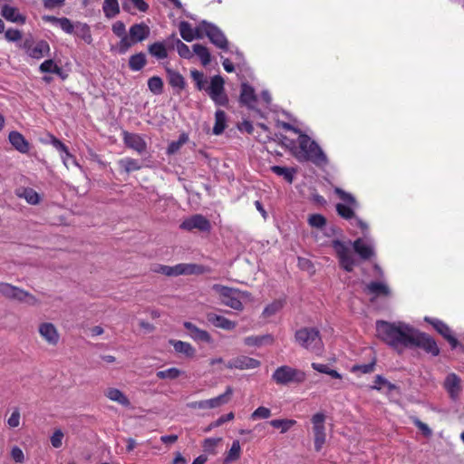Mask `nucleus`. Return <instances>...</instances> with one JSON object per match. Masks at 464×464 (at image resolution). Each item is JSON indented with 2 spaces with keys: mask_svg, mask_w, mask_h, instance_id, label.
I'll use <instances>...</instances> for the list:
<instances>
[{
  "mask_svg": "<svg viewBox=\"0 0 464 464\" xmlns=\"http://www.w3.org/2000/svg\"><path fill=\"white\" fill-rule=\"evenodd\" d=\"M63 437L64 433L63 430L61 429H56L50 438L52 446L55 449L61 448L63 445Z\"/></svg>",
  "mask_w": 464,
  "mask_h": 464,
  "instance_id": "60",
  "label": "nucleus"
},
{
  "mask_svg": "<svg viewBox=\"0 0 464 464\" xmlns=\"http://www.w3.org/2000/svg\"><path fill=\"white\" fill-rule=\"evenodd\" d=\"M203 27L201 26V21L193 29L188 22L181 21L179 25L180 36L186 42H191L194 39H202Z\"/></svg>",
  "mask_w": 464,
  "mask_h": 464,
  "instance_id": "16",
  "label": "nucleus"
},
{
  "mask_svg": "<svg viewBox=\"0 0 464 464\" xmlns=\"http://www.w3.org/2000/svg\"><path fill=\"white\" fill-rule=\"evenodd\" d=\"M212 289L219 295L220 301L223 304L234 310H243L244 306L240 299L246 295L247 293L219 284L213 285Z\"/></svg>",
  "mask_w": 464,
  "mask_h": 464,
  "instance_id": "3",
  "label": "nucleus"
},
{
  "mask_svg": "<svg viewBox=\"0 0 464 464\" xmlns=\"http://www.w3.org/2000/svg\"><path fill=\"white\" fill-rule=\"evenodd\" d=\"M227 127V115L224 111L218 110L215 113V124L213 133L215 135L221 134Z\"/></svg>",
  "mask_w": 464,
  "mask_h": 464,
  "instance_id": "37",
  "label": "nucleus"
},
{
  "mask_svg": "<svg viewBox=\"0 0 464 464\" xmlns=\"http://www.w3.org/2000/svg\"><path fill=\"white\" fill-rule=\"evenodd\" d=\"M45 22H49L53 24L59 25L60 28L66 34H72L74 32L75 24L67 17H55L52 15H45L43 18Z\"/></svg>",
  "mask_w": 464,
  "mask_h": 464,
  "instance_id": "26",
  "label": "nucleus"
},
{
  "mask_svg": "<svg viewBox=\"0 0 464 464\" xmlns=\"http://www.w3.org/2000/svg\"><path fill=\"white\" fill-rule=\"evenodd\" d=\"M411 332L412 327L403 322L390 323L384 320L376 322L377 337L395 349L400 346L409 347Z\"/></svg>",
  "mask_w": 464,
  "mask_h": 464,
  "instance_id": "2",
  "label": "nucleus"
},
{
  "mask_svg": "<svg viewBox=\"0 0 464 464\" xmlns=\"http://www.w3.org/2000/svg\"><path fill=\"white\" fill-rule=\"evenodd\" d=\"M269 424L276 429H280L281 433H285L296 424V420L292 419H276L270 420Z\"/></svg>",
  "mask_w": 464,
  "mask_h": 464,
  "instance_id": "40",
  "label": "nucleus"
},
{
  "mask_svg": "<svg viewBox=\"0 0 464 464\" xmlns=\"http://www.w3.org/2000/svg\"><path fill=\"white\" fill-rule=\"evenodd\" d=\"M221 441V438H208L205 439L202 444L204 451L208 453H215L216 447Z\"/></svg>",
  "mask_w": 464,
  "mask_h": 464,
  "instance_id": "57",
  "label": "nucleus"
},
{
  "mask_svg": "<svg viewBox=\"0 0 464 464\" xmlns=\"http://www.w3.org/2000/svg\"><path fill=\"white\" fill-rule=\"evenodd\" d=\"M22 32L17 29L9 28L5 33V38L8 42H17L22 39Z\"/></svg>",
  "mask_w": 464,
  "mask_h": 464,
  "instance_id": "63",
  "label": "nucleus"
},
{
  "mask_svg": "<svg viewBox=\"0 0 464 464\" xmlns=\"http://www.w3.org/2000/svg\"><path fill=\"white\" fill-rule=\"evenodd\" d=\"M207 319L209 323H211L214 326L218 328H221L223 330L230 331L236 328L237 323L231 321L222 315H218L214 313H209L207 314Z\"/></svg>",
  "mask_w": 464,
  "mask_h": 464,
  "instance_id": "23",
  "label": "nucleus"
},
{
  "mask_svg": "<svg viewBox=\"0 0 464 464\" xmlns=\"http://www.w3.org/2000/svg\"><path fill=\"white\" fill-rule=\"evenodd\" d=\"M412 422L425 437L429 438L431 436L432 431L426 423L422 422L418 418H413Z\"/></svg>",
  "mask_w": 464,
  "mask_h": 464,
  "instance_id": "64",
  "label": "nucleus"
},
{
  "mask_svg": "<svg viewBox=\"0 0 464 464\" xmlns=\"http://www.w3.org/2000/svg\"><path fill=\"white\" fill-rule=\"evenodd\" d=\"M332 246L336 253L341 267L346 272H352L355 262L347 245L339 239H334L332 241Z\"/></svg>",
  "mask_w": 464,
  "mask_h": 464,
  "instance_id": "11",
  "label": "nucleus"
},
{
  "mask_svg": "<svg viewBox=\"0 0 464 464\" xmlns=\"http://www.w3.org/2000/svg\"><path fill=\"white\" fill-rule=\"evenodd\" d=\"M38 332L42 338L50 345L55 346L60 340V334L57 328L52 323H42L39 325Z\"/></svg>",
  "mask_w": 464,
  "mask_h": 464,
  "instance_id": "17",
  "label": "nucleus"
},
{
  "mask_svg": "<svg viewBox=\"0 0 464 464\" xmlns=\"http://www.w3.org/2000/svg\"><path fill=\"white\" fill-rule=\"evenodd\" d=\"M271 170L273 173L278 176H283L284 179L289 183H292L294 180V170L291 169L281 166H272Z\"/></svg>",
  "mask_w": 464,
  "mask_h": 464,
  "instance_id": "51",
  "label": "nucleus"
},
{
  "mask_svg": "<svg viewBox=\"0 0 464 464\" xmlns=\"http://www.w3.org/2000/svg\"><path fill=\"white\" fill-rule=\"evenodd\" d=\"M240 453H241L240 443L238 440H234L231 445L230 450H228V452L226 456L225 462L228 463L230 461L238 459L240 458Z\"/></svg>",
  "mask_w": 464,
  "mask_h": 464,
  "instance_id": "53",
  "label": "nucleus"
},
{
  "mask_svg": "<svg viewBox=\"0 0 464 464\" xmlns=\"http://www.w3.org/2000/svg\"><path fill=\"white\" fill-rule=\"evenodd\" d=\"M285 300L277 299L267 304L263 310V316L268 318L278 313L285 305Z\"/></svg>",
  "mask_w": 464,
  "mask_h": 464,
  "instance_id": "43",
  "label": "nucleus"
},
{
  "mask_svg": "<svg viewBox=\"0 0 464 464\" xmlns=\"http://www.w3.org/2000/svg\"><path fill=\"white\" fill-rule=\"evenodd\" d=\"M201 26L203 27L202 38L207 36L218 48L223 51L228 50V41L220 28L206 20L201 21Z\"/></svg>",
  "mask_w": 464,
  "mask_h": 464,
  "instance_id": "7",
  "label": "nucleus"
},
{
  "mask_svg": "<svg viewBox=\"0 0 464 464\" xmlns=\"http://www.w3.org/2000/svg\"><path fill=\"white\" fill-rule=\"evenodd\" d=\"M73 34L83 40L88 44H92V42L91 29L87 24L80 22L75 23Z\"/></svg>",
  "mask_w": 464,
  "mask_h": 464,
  "instance_id": "33",
  "label": "nucleus"
},
{
  "mask_svg": "<svg viewBox=\"0 0 464 464\" xmlns=\"http://www.w3.org/2000/svg\"><path fill=\"white\" fill-rule=\"evenodd\" d=\"M2 16L7 21L24 24L26 21L24 15L21 14L17 8L5 5L1 10Z\"/></svg>",
  "mask_w": 464,
  "mask_h": 464,
  "instance_id": "28",
  "label": "nucleus"
},
{
  "mask_svg": "<svg viewBox=\"0 0 464 464\" xmlns=\"http://www.w3.org/2000/svg\"><path fill=\"white\" fill-rule=\"evenodd\" d=\"M308 224L316 228H322L326 224V218L321 214H313L308 218Z\"/></svg>",
  "mask_w": 464,
  "mask_h": 464,
  "instance_id": "55",
  "label": "nucleus"
},
{
  "mask_svg": "<svg viewBox=\"0 0 464 464\" xmlns=\"http://www.w3.org/2000/svg\"><path fill=\"white\" fill-rule=\"evenodd\" d=\"M351 205L338 203L336 205V211L340 217L348 220L354 217V211Z\"/></svg>",
  "mask_w": 464,
  "mask_h": 464,
  "instance_id": "54",
  "label": "nucleus"
},
{
  "mask_svg": "<svg viewBox=\"0 0 464 464\" xmlns=\"http://www.w3.org/2000/svg\"><path fill=\"white\" fill-rule=\"evenodd\" d=\"M366 292L372 295L374 297L389 296L391 294L389 286L386 284L378 281L369 283L366 286Z\"/></svg>",
  "mask_w": 464,
  "mask_h": 464,
  "instance_id": "29",
  "label": "nucleus"
},
{
  "mask_svg": "<svg viewBox=\"0 0 464 464\" xmlns=\"http://www.w3.org/2000/svg\"><path fill=\"white\" fill-rule=\"evenodd\" d=\"M270 416H271L270 409L264 407V406H260L252 412L251 419L252 420L268 419Z\"/></svg>",
  "mask_w": 464,
  "mask_h": 464,
  "instance_id": "62",
  "label": "nucleus"
},
{
  "mask_svg": "<svg viewBox=\"0 0 464 464\" xmlns=\"http://www.w3.org/2000/svg\"><path fill=\"white\" fill-rule=\"evenodd\" d=\"M295 339L299 345L313 352H320L323 346L319 331L313 327H304L297 330L295 334Z\"/></svg>",
  "mask_w": 464,
  "mask_h": 464,
  "instance_id": "5",
  "label": "nucleus"
},
{
  "mask_svg": "<svg viewBox=\"0 0 464 464\" xmlns=\"http://www.w3.org/2000/svg\"><path fill=\"white\" fill-rule=\"evenodd\" d=\"M383 387L387 388L388 392H392L397 388L395 384L390 382L382 375H376L371 389L381 391Z\"/></svg>",
  "mask_w": 464,
  "mask_h": 464,
  "instance_id": "45",
  "label": "nucleus"
},
{
  "mask_svg": "<svg viewBox=\"0 0 464 464\" xmlns=\"http://www.w3.org/2000/svg\"><path fill=\"white\" fill-rule=\"evenodd\" d=\"M193 53L200 59L201 63L206 66L211 62L209 50L203 44H195L192 46Z\"/></svg>",
  "mask_w": 464,
  "mask_h": 464,
  "instance_id": "35",
  "label": "nucleus"
},
{
  "mask_svg": "<svg viewBox=\"0 0 464 464\" xmlns=\"http://www.w3.org/2000/svg\"><path fill=\"white\" fill-rule=\"evenodd\" d=\"M135 44L136 43L131 39V37L130 35L125 34L123 36H121V41L116 45L115 50L120 54H124Z\"/></svg>",
  "mask_w": 464,
  "mask_h": 464,
  "instance_id": "47",
  "label": "nucleus"
},
{
  "mask_svg": "<svg viewBox=\"0 0 464 464\" xmlns=\"http://www.w3.org/2000/svg\"><path fill=\"white\" fill-rule=\"evenodd\" d=\"M118 164H119L120 168H121L127 173L140 170L142 167L138 160L129 158V157L121 159L118 161Z\"/></svg>",
  "mask_w": 464,
  "mask_h": 464,
  "instance_id": "36",
  "label": "nucleus"
},
{
  "mask_svg": "<svg viewBox=\"0 0 464 464\" xmlns=\"http://www.w3.org/2000/svg\"><path fill=\"white\" fill-rule=\"evenodd\" d=\"M312 368L321 373L330 375L332 378L342 379V375L336 370L330 369L326 364L313 362Z\"/></svg>",
  "mask_w": 464,
  "mask_h": 464,
  "instance_id": "52",
  "label": "nucleus"
},
{
  "mask_svg": "<svg viewBox=\"0 0 464 464\" xmlns=\"http://www.w3.org/2000/svg\"><path fill=\"white\" fill-rule=\"evenodd\" d=\"M181 271L182 275H202L208 269L202 265L181 263Z\"/></svg>",
  "mask_w": 464,
  "mask_h": 464,
  "instance_id": "44",
  "label": "nucleus"
},
{
  "mask_svg": "<svg viewBox=\"0 0 464 464\" xmlns=\"http://www.w3.org/2000/svg\"><path fill=\"white\" fill-rule=\"evenodd\" d=\"M409 347H418L432 356L440 354V348L436 341L425 333H421L412 327Z\"/></svg>",
  "mask_w": 464,
  "mask_h": 464,
  "instance_id": "6",
  "label": "nucleus"
},
{
  "mask_svg": "<svg viewBox=\"0 0 464 464\" xmlns=\"http://www.w3.org/2000/svg\"><path fill=\"white\" fill-rule=\"evenodd\" d=\"M298 145H295L294 140L281 135V142L285 147L290 148L294 156L299 161H312L316 166H323L327 163V157L320 148V146L311 138L302 132L297 133Z\"/></svg>",
  "mask_w": 464,
  "mask_h": 464,
  "instance_id": "1",
  "label": "nucleus"
},
{
  "mask_svg": "<svg viewBox=\"0 0 464 464\" xmlns=\"http://www.w3.org/2000/svg\"><path fill=\"white\" fill-rule=\"evenodd\" d=\"M183 325L185 329H187L189 332V335L194 341L203 342L207 343H210L212 342L211 335L206 330L198 328L190 322H185Z\"/></svg>",
  "mask_w": 464,
  "mask_h": 464,
  "instance_id": "19",
  "label": "nucleus"
},
{
  "mask_svg": "<svg viewBox=\"0 0 464 464\" xmlns=\"http://www.w3.org/2000/svg\"><path fill=\"white\" fill-rule=\"evenodd\" d=\"M311 422L313 424L314 450L319 452L326 441L325 415L323 412H317L312 416Z\"/></svg>",
  "mask_w": 464,
  "mask_h": 464,
  "instance_id": "9",
  "label": "nucleus"
},
{
  "mask_svg": "<svg viewBox=\"0 0 464 464\" xmlns=\"http://www.w3.org/2000/svg\"><path fill=\"white\" fill-rule=\"evenodd\" d=\"M224 79L220 75H215L211 78L209 86L206 89L211 100L218 106H227L228 97L225 92Z\"/></svg>",
  "mask_w": 464,
  "mask_h": 464,
  "instance_id": "8",
  "label": "nucleus"
},
{
  "mask_svg": "<svg viewBox=\"0 0 464 464\" xmlns=\"http://www.w3.org/2000/svg\"><path fill=\"white\" fill-rule=\"evenodd\" d=\"M272 380L279 385L300 384L306 380V373L302 370L283 365L274 372Z\"/></svg>",
  "mask_w": 464,
  "mask_h": 464,
  "instance_id": "4",
  "label": "nucleus"
},
{
  "mask_svg": "<svg viewBox=\"0 0 464 464\" xmlns=\"http://www.w3.org/2000/svg\"><path fill=\"white\" fill-rule=\"evenodd\" d=\"M166 73L169 84L176 90V93L179 94L186 87L184 77L177 71L166 68Z\"/></svg>",
  "mask_w": 464,
  "mask_h": 464,
  "instance_id": "22",
  "label": "nucleus"
},
{
  "mask_svg": "<svg viewBox=\"0 0 464 464\" xmlns=\"http://www.w3.org/2000/svg\"><path fill=\"white\" fill-rule=\"evenodd\" d=\"M169 343L177 353H182L188 358H192L196 354V349L189 343L176 340H170Z\"/></svg>",
  "mask_w": 464,
  "mask_h": 464,
  "instance_id": "32",
  "label": "nucleus"
},
{
  "mask_svg": "<svg viewBox=\"0 0 464 464\" xmlns=\"http://www.w3.org/2000/svg\"><path fill=\"white\" fill-rule=\"evenodd\" d=\"M239 102L247 107H252L256 102V95L254 88L246 82L241 84Z\"/></svg>",
  "mask_w": 464,
  "mask_h": 464,
  "instance_id": "27",
  "label": "nucleus"
},
{
  "mask_svg": "<svg viewBox=\"0 0 464 464\" xmlns=\"http://www.w3.org/2000/svg\"><path fill=\"white\" fill-rule=\"evenodd\" d=\"M260 364V362L256 359L246 355H240L228 361L226 367L227 369L246 370L257 368Z\"/></svg>",
  "mask_w": 464,
  "mask_h": 464,
  "instance_id": "15",
  "label": "nucleus"
},
{
  "mask_svg": "<svg viewBox=\"0 0 464 464\" xmlns=\"http://www.w3.org/2000/svg\"><path fill=\"white\" fill-rule=\"evenodd\" d=\"M146 64L147 59L143 53L133 54L129 59V67L133 72L140 71Z\"/></svg>",
  "mask_w": 464,
  "mask_h": 464,
  "instance_id": "38",
  "label": "nucleus"
},
{
  "mask_svg": "<svg viewBox=\"0 0 464 464\" xmlns=\"http://www.w3.org/2000/svg\"><path fill=\"white\" fill-rule=\"evenodd\" d=\"M182 372L179 369L176 367H171L166 370L157 372L156 376L160 380H175L179 378Z\"/></svg>",
  "mask_w": 464,
  "mask_h": 464,
  "instance_id": "48",
  "label": "nucleus"
},
{
  "mask_svg": "<svg viewBox=\"0 0 464 464\" xmlns=\"http://www.w3.org/2000/svg\"><path fill=\"white\" fill-rule=\"evenodd\" d=\"M149 53L157 59L162 60L168 57L166 46L161 42H156L148 47Z\"/></svg>",
  "mask_w": 464,
  "mask_h": 464,
  "instance_id": "39",
  "label": "nucleus"
},
{
  "mask_svg": "<svg viewBox=\"0 0 464 464\" xmlns=\"http://www.w3.org/2000/svg\"><path fill=\"white\" fill-rule=\"evenodd\" d=\"M190 76L192 80L195 82L196 88L198 91L207 89L206 84L208 83V80L202 72H199L198 70H191Z\"/></svg>",
  "mask_w": 464,
  "mask_h": 464,
  "instance_id": "49",
  "label": "nucleus"
},
{
  "mask_svg": "<svg viewBox=\"0 0 464 464\" xmlns=\"http://www.w3.org/2000/svg\"><path fill=\"white\" fill-rule=\"evenodd\" d=\"M17 195L20 198H25V200L29 204H32V205H36L40 201V197H39L38 193L34 189H33L31 188H24L23 192L22 193H17Z\"/></svg>",
  "mask_w": 464,
  "mask_h": 464,
  "instance_id": "50",
  "label": "nucleus"
},
{
  "mask_svg": "<svg viewBox=\"0 0 464 464\" xmlns=\"http://www.w3.org/2000/svg\"><path fill=\"white\" fill-rule=\"evenodd\" d=\"M8 140L16 150L21 153H28L30 144L20 132L11 131L8 135Z\"/></svg>",
  "mask_w": 464,
  "mask_h": 464,
  "instance_id": "25",
  "label": "nucleus"
},
{
  "mask_svg": "<svg viewBox=\"0 0 464 464\" xmlns=\"http://www.w3.org/2000/svg\"><path fill=\"white\" fill-rule=\"evenodd\" d=\"M104 395L111 401L118 402L119 404L129 407L130 405L128 397L117 388H108L104 392Z\"/></svg>",
  "mask_w": 464,
  "mask_h": 464,
  "instance_id": "30",
  "label": "nucleus"
},
{
  "mask_svg": "<svg viewBox=\"0 0 464 464\" xmlns=\"http://www.w3.org/2000/svg\"><path fill=\"white\" fill-rule=\"evenodd\" d=\"M52 145L59 151L66 154L67 157H71L74 160V157L70 153L68 147L62 142L59 139L54 136L51 137Z\"/></svg>",
  "mask_w": 464,
  "mask_h": 464,
  "instance_id": "61",
  "label": "nucleus"
},
{
  "mask_svg": "<svg viewBox=\"0 0 464 464\" xmlns=\"http://www.w3.org/2000/svg\"><path fill=\"white\" fill-rule=\"evenodd\" d=\"M444 388L451 399H457L461 391L460 378L455 373L448 374L444 381Z\"/></svg>",
  "mask_w": 464,
  "mask_h": 464,
  "instance_id": "20",
  "label": "nucleus"
},
{
  "mask_svg": "<svg viewBox=\"0 0 464 464\" xmlns=\"http://www.w3.org/2000/svg\"><path fill=\"white\" fill-rule=\"evenodd\" d=\"M150 33V27L144 23L134 24L129 30V35L136 44L146 40Z\"/></svg>",
  "mask_w": 464,
  "mask_h": 464,
  "instance_id": "21",
  "label": "nucleus"
},
{
  "mask_svg": "<svg viewBox=\"0 0 464 464\" xmlns=\"http://www.w3.org/2000/svg\"><path fill=\"white\" fill-rule=\"evenodd\" d=\"M425 321L431 324L433 328L449 342L452 349L459 345L457 338L452 335L450 328L443 321L429 317H425Z\"/></svg>",
  "mask_w": 464,
  "mask_h": 464,
  "instance_id": "14",
  "label": "nucleus"
},
{
  "mask_svg": "<svg viewBox=\"0 0 464 464\" xmlns=\"http://www.w3.org/2000/svg\"><path fill=\"white\" fill-rule=\"evenodd\" d=\"M177 51L179 55L184 59H190L193 57V53L189 47L179 39H177Z\"/></svg>",
  "mask_w": 464,
  "mask_h": 464,
  "instance_id": "58",
  "label": "nucleus"
},
{
  "mask_svg": "<svg viewBox=\"0 0 464 464\" xmlns=\"http://www.w3.org/2000/svg\"><path fill=\"white\" fill-rule=\"evenodd\" d=\"M265 342L273 343L274 338L270 334H266L260 336H247L244 340L245 344L247 346H260Z\"/></svg>",
  "mask_w": 464,
  "mask_h": 464,
  "instance_id": "41",
  "label": "nucleus"
},
{
  "mask_svg": "<svg viewBox=\"0 0 464 464\" xmlns=\"http://www.w3.org/2000/svg\"><path fill=\"white\" fill-rule=\"evenodd\" d=\"M354 252L363 260H369L374 256L372 246L367 244L362 238H357L353 243Z\"/></svg>",
  "mask_w": 464,
  "mask_h": 464,
  "instance_id": "24",
  "label": "nucleus"
},
{
  "mask_svg": "<svg viewBox=\"0 0 464 464\" xmlns=\"http://www.w3.org/2000/svg\"><path fill=\"white\" fill-rule=\"evenodd\" d=\"M123 141L128 148L137 151L139 154H142L147 150V143L139 134L124 131Z\"/></svg>",
  "mask_w": 464,
  "mask_h": 464,
  "instance_id": "18",
  "label": "nucleus"
},
{
  "mask_svg": "<svg viewBox=\"0 0 464 464\" xmlns=\"http://www.w3.org/2000/svg\"><path fill=\"white\" fill-rule=\"evenodd\" d=\"M39 70L42 72H51L57 74L59 76H63V69L59 65H57L53 60L48 59L43 62L39 67Z\"/></svg>",
  "mask_w": 464,
  "mask_h": 464,
  "instance_id": "42",
  "label": "nucleus"
},
{
  "mask_svg": "<svg viewBox=\"0 0 464 464\" xmlns=\"http://www.w3.org/2000/svg\"><path fill=\"white\" fill-rule=\"evenodd\" d=\"M148 88L155 95H160L163 92L164 83L160 77L152 76L148 80Z\"/></svg>",
  "mask_w": 464,
  "mask_h": 464,
  "instance_id": "46",
  "label": "nucleus"
},
{
  "mask_svg": "<svg viewBox=\"0 0 464 464\" xmlns=\"http://www.w3.org/2000/svg\"><path fill=\"white\" fill-rule=\"evenodd\" d=\"M334 192L343 201H344L348 205L356 206V199L352 194L343 190L340 188H336L334 189Z\"/></svg>",
  "mask_w": 464,
  "mask_h": 464,
  "instance_id": "56",
  "label": "nucleus"
},
{
  "mask_svg": "<svg viewBox=\"0 0 464 464\" xmlns=\"http://www.w3.org/2000/svg\"><path fill=\"white\" fill-rule=\"evenodd\" d=\"M21 47L25 51L28 56L36 60L49 55L51 51L50 45L46 41L40 40L34 42L32 38L25 39Z\"/></svg>",
  "mask_w": 464,
  "mask_h": 464,
  "instance_id": "12",
  "label": "nucleus"
},
{
  "mask_svg": "<svg viewBox=\"0 0 464 464\" xmlns=\"http://www.w3.org/2000/svg\"><path fill=\"white\" fill-rule=\"evenodd\" d=\"M104 15L111 19L120 14V5L118 0H104L102 4Z\"/></svg>",
  "mask_w": 464,
  "mask_h": 464,
  "instance_id": "34",
  "label": "nucleus"
},
{
  "mask_svg": "<svg viewBox=\"0 0 464 464\" xmlns=\"http://www.w3.org/2000/svg\"><path fill=\"white\" fill-rule=\"evenodd\" d=\"M233 393V389L230 386H227L226 392L215 398H211L207 400L208 409H215L218 408L228 402L230 400V396Z\"/></svg>",
  "mask_w": 464,
  "mask_h": 464,
  "instance_id": "31",
  "label": "nucleus"
},
{
  "mask_svg": "<svg viewBox=\"0 0 464 464\" xmlns=\"http://www.w3.org/2000/svg\"><path fill=\"white\" fill-rule=\"evenodd\" d=\"M375 364H376V360L374 359L369 363L353 365L352 368V371L353 372H360L362 373H370L374 371Z\"/></svg>",
  "mask_w": 464,
  "mask_h": 464,
  "instance_id": "59",
  "label": "nucleus"
},
{
  "mask_svg": "<svg viewBox=\"0 0 464 464\" xmlns=\"http://www.w3.org/2000/svg\"><path fill=\"white\" fill-rule=\"evenodd\" d=\"M179 228L186 231L197 229L200 232H208L211 229V224L204 216L195 214L182 221Z\"/></svg>",
  "mask_w": 464,
  "mask_h": 464,
  "instance_id": "13",
  "label": "nucleus"
},
{
  "mask_svg": "<svg viewBox=\"0 0 464 464\" xmlns=\"http://www.w3.org/2000/svg\"><path fill=\"white\" fill-rule=\"evenodd\" d=\"M0 294L8 299L26 301L33 305L37 304V299L33 295L8 283H0Z\"/></svg>",
  "mask_w": 464,
  "mask_h": 464,
  "instance_id": "10",
  "label": "nucleus"
}]
</instances>
